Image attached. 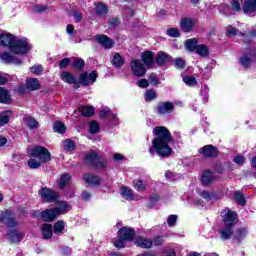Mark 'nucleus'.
Listing matches in <instances>:
<instances>
[{"instance_id":"53","label":"nucleus","mask_w":256,"mask_h":256,"mask_svg":"<svg viewBox=\"0 0 256 256\" xmlns=\"http://www.w3.org/2000/svg\"><path fill=\"white\" fill-rule=\"evenodd\" d=\"M235 199L239 205H245V203H246L245 197L243 196V194H241L239 192L235 193Z\"/></svg>"},{"instance_id":"51","label":"nucleus","mask_w":256,"mask_h":256,"mask_svg":"<svg viewBox=\"0 0 256 256\" xmlns=\"http://www.w3.org/2000/svg\"><path fill=\"white\" fill-rule=\"evenodd\" d=\"M244 237H247L246 229H242V230L238 231L235 235V239H237V241H243Z\"/></svg>"},{"instance_id":"8","label":"nucleus","mask_w":256,"mask_h":256,"mask_svg":"<svg viewBox=\"0 0 256 256\" xmlns=\"http://www.w3.org/2000/svg\"><path fill=\"white\" fill-rule=\"evenodd\" d=\"M95 81H97V72L95 71H92L91 73L83 72L80 74L79 82L81 85H84V87L93 85Z\"/></svg>"},{"instance_id":"45","label":"nucleus","mask_w":256,"mask_h":256,"mask_svg":"<svg viewBox=\"0 0 256 256\" xmlns=\"http://www.w3.org/2000/svg\"><path fill=\"white\" fill-rule=\"evenodd\" d=\"M200 196L206 201H213V199H215V194L213 192L202 191Z\"/></svg>"},{"instance_id":"35","label":"nucleus","mask_w":256,"mask_h":256,"mask_svg":"<svg viewBox=\"0 0 256 256\" xmlns=\"http://www.w3.org/2000/svg\"><path fill=\"white\" fill-rule=\"evenodd\" d=\"M8 239H10L12 243H19V241H21V233L17 232V230H11L8 233Z\"/></svg>"},{"instance_id":"2","label":"nucleus","mask_w":256,"mask_h":256,"mask_svg":"<svg viewBox=\"0 0 256 256\" xmlns=\"http://www.w3.org/2000/svg\"><path fill=\"white\" fill-rule=\"evenodd\" d=\"M0 45L8 47L16 55H25L31 51V43L27 38H19L9 32L0 34Z\"/></svg>"},{"instance_id":"48","label":"nucleus","mask_w":256,"mask_h":256,"mask_svg":"<svg viewBox=\"0 0 256 256\" xmlns=\"http://www.w3.org/2000/svg\"><path fill=\"white\" fill-rule=\"evenodd\" d=\"M148 79L150 81V85H153V86L161 85V80H159V78L155 74H150Z\"/></svg>"},{"instance_id":"40","label":"nucleus","mask_w":256,"mask_h":256,"mask_svg":"<svg viewBox=\"0 0 256 256\" xmlns=\"http://www.w3.org/2000/svg\"><path fill=\"white\" fill-rule=\"evenodd\" d=\"M72 67L76 71H81V69H83L85 67V61L83 59H81V58H77L72 63Z\"/></svg>"},{"instance_id":"20","label":"nucleus","mask_w":256,"mask_h":256,"mask_svg":"<svg viewBox=\"0 0 256 256\" xmlns=\"http://www.w3.org/2000/svg\"><path fill=\"white\" fill-rule=\"evenodd\" d=\"M193 27H195V22H193L190 18L181 19L180 29L184 31V33H190V31H193Z\"/></svg>"},{"instance_id":"21","label":"nucleus","mask_w":256,"mask_h":256,"mask_svg":"<svg viewBox=\"0 0 256 256\" xmlns=\"http://www.w3.org/2000/svg\"><path fill=\"white\" fill-rule=\"evenodd\" d=\"M1 59L4 63H14V65H21V63H23L21 59L13 57L9 52H4L1 55Z\"/></svg>"},{"instance_id":"16","label":"nucleus","mask_w":256,"mask_h":256,"mask_svg":"<svg viewBox=\"0 0 256 256\" xmlns=\"http://www.w3.org/2000/svg\"><path fill=\"white\" fill-rule=\"evenodd\" d=\"M119 237L124 241H133V237H135V230L128 227H123L119 230Z\"/></svg>"},{"instance_id":"22","label":"nucleus","mask_w":256,"mask_h":256,"mask_svg":"<svg viewBox=\"0 0 256 256\" xmlns=\"http://www.w3.org/2000/svg\"><path fill=\"white\" fill-rule=\"evenodd\" d=\"M26 88L28 91H38V89H41V84H39L37 78H29L26 80Z\"/></svg>"},{"instance_id":"50","label":"nucleus","mask_w":256,"mask_h":256,"mask_svg":"<svg viewBox=\"0 0 256 256\" xmlns=\"http://www.w3.org/2000/svg\"><path fill=\"white\" fill-rule=\"evenodd\" d=\"M99 129H100L99 123H97V122H90V130H89L90 133H92L93 135L95 133H99Z\"/></svg>"},{"instance_id":"63","label":"nucleus","mask_w":256,"mask_h":256,"mask_svg":"<svg viewBox=\"0 0 256 256\" xmlns=\"http://www.w3.org/2000/svg\"><path fill=\"white\" fill-rule=\"evenodd\" d=\"M234 163H236L237 165H244L245 164V157H243V156L234 157Z\"/></svg>"},{"instance_id":"17","label":"nucleus","mask_w":256,"mask_h":256,"mask_svg":"<svg viewBox=\"0 0 256 256\" xmlns=\"http://www.w3.org/2000/svg\"><path fill=\"white\" fill-rule=\"evenodd\" d=\"M61 79L64 83H68L69 85H74L76 89H79V82H77V78L70 72L64 71L61 73Z\"/></svg>"},{"instance_id":"47","label":"nucleus","mask_w":256,"mask_h":256,"mask_svg":"<svg viewBox=\"0 0 256 256\" xmlns=\"http://www.w3.org/2000/svg\"><path fill=\"white\" fill-rule=\"evenodd\" d=\"M134 187L137 191H145V189H147V184L143 183L141 180H135Z\"/></svg>"},{"instance_id":"32","label":"nucleus","mask_w":256,"mask_h":256,"mask_svg":"<svg viewBox=\"0 0 256 256\" xmlns=\"http://www.w3.org/2000/svg\"><path fill=\"white\" fill-rule=\"evenodd\" d=\"M24 123L29 127V129H37V125H39L36 121L35 118L31 116H25L24 117Z\"/></svg>"},{"instance_id":"58","label":"nucleus","mask_w":256,"mask_h":256,"mask_svg":"<svg viewBox=\"0 0 256 256\" xmlns=\"http://www.w3.org/2000/svg\"><path fill=\"white\" fill-rule=\"evenodd\" d=\"M231 9L232 11H241V4L239 3V1L237 0L232 1Z\"/></svg>"},{"instance_id":"26","label":"nucleus","mask_w":256,"mask_h":256,"mask_svg":"<svg viewBox=\"0 0 256 256\" xmlns=\"http://www.w3.org/2000/svg\"><path fill=\"white\" fill-rule=\"evenodd\" d=\"M84 181H86L88 185H99V183H101V180L99 179V177L93 174H85Z\"/></svg>"},{"instance_id":"62","label":"nucleus","mask_w":256,"mask_h":256,"mask_svg":"<svg viewBox=\"0 0 256 256\" xmlns=\"http://www.w3.org/2000/svg\"><path fill=\"white\" fill-rule=\"evenodd\" d=\"M175 223H177V215H170L168 217V225L170 227H173V225H175Z\"/></svg>"},{"instance_id":"46","label":"nucleus","mask_w":256,"mask_h":256,"mask_svg":"<svg viewBox=\"0 0 256 256\" xmlns=\"http://www.w3.org/2000/svg\"><path fill=\"white\" fill-rule=\"evenodd\" d=\"M9 113L3 112L0 114V127H3V125H7L9 123Z\"/></svg>"},{"instance_id":"41","label":"nucleus","mask_w":256,"mask_h":256,"mask_svg":"<svg viewBox=\"0 0 256 256\" xmlns=\"http://www.w3.org/2000/svg\"><path fill=\"white\" fill-rule=\"evenodd\" d=\"M95 9H96V13L97 15H107V6H105L102 3H97L95 4Z\"/></svg>"},{"instance_id":"15","label":"nucleus","mask_w":256,"mask_h":256,"mask_svg":"<svg viewBox=\"0 0 256 256\" xmlns=\"http://www.w3.org/2000/svg\"><path fill=\"white\" fill-rule=\"evenodd\" d=\"M39 195L44 201H57V192L49 188H42L39 191Z\"/></svg>"},{"instance_id":"30","label":"nucleus","mask_w":256,"mask_h":256,"mask_svg":"<svg viewBox=\"0 0 256 256\" xmlns=\"http://www.w3.org/2000/svg\"><path fill=\"white\" fill-rule=\"evenodd\" d=\"M196 53L200 55V57H207L209 55V47L205 44H199L196 48Z\"/></svg>"},{"instance_id":"27","label":"nucleus","mask_w":256,"mask_h":256,"mask_svg":"<svg viewBox=\"0 0 256 256\" xmlns=\"http://www.w3.org/2000/svg\"><path fill=\"white\" fill-rule=\"evenodd\" d=\"M112 65L117 68L123 67V65H125V60L119 53H115L112 59Z\"/></svg>"},{"instance_id":"10","label":"nucleus","mask_w":256,"mask_h":256,"mask_svg":"<svg viewBox=\"0 0 256 256\" xmlns=\"http://www.w3.org/2000/svg\"><path fill=\"white\" fill-rule=\"evenodd\" d=\"M215 181H217V176H215L213 172L205 170L202 173L201 184L204 187H209V185H212V183H215Z\"/></svg>"},{"instance_id":"42","label":"nucleus","mask_w":256,"mask_h":256,"mask_svg":"<svg viewBox=\"0 0 256 256\" xmlns=\"http://www.w3.org/2000/svg\"><path fill=\"white\" fill-rule=\"evenodd\" d=\"M226 35L228 37H235L237 35H241V33H239V31H237V28H235L233 26H227L226 27Z\"/></svg>"},{"instance_id":"4","label":"nucleus","mask_w":256,"mask_h":256,"mask_svg":"<svg viewBox=\"0 0 256 256\" xmlns=\"http://www.w3.org/2000/svg\"><path fill=\"white\" fill-rule=\"evenodd\" d=\"M68 211H71L69 204L67 202H60L58 206L42 211L41 217L47 223H51V221L57 219L59 215H65Z\"/></svg>"},{"instance_id":"13","label":"nucleus","mask_w":256,"mask_h":256,"mask_svg":"<svg viewBox=\"0 0 256 256\" xmlns=\"http://www.w3.org/2000/svg\"><path fill=\"white\" fill-rule=\"evenodd\" d=\"M141 57L144 65H146L148 69L155 67V54H153V52L146 51L141 54Z\"/></svg>"},{"instance_id":"59","label":"nucleus","mask_w":256,"mask_h":256,"mask_svg":"<svg viewBox=\"0 0 256 256\" xmlns=\"http://www.w3.org/2000/svg\"><path fill=\"white\" fill-rule=\"evenodd\" d=\"M70 63H71L70 58H64L63 60L60 61L59 67L60 69H65V67H67Z\"/></svg>"},{"instance_id":"34","label":"nucleus","mask_w":256,"mask_h":256,"mask_svg":"<svg viewBox=\"0 0 256 256\" xmlns=\"http://www.w3.org/2000/svg\"><path fill=\"white\" fill-rule=\"evenodd\" d=\"M183 82L188 87H197V84H198L197 78L193 76H183Z\"/></svg>"},{"instance_id":"29","label":"nucleus","mask_w":256,"mask_h":256,"mask_svg":"<svg viewBox=\"0 0 256 256\" xmlns=\"http://www.w3.org/2000/svg\"><path fill=\"white\" fill-rule=\"evenodd\" d=\"M169 61V55L165 52H159L156 56V63L158 65H165V63H168Z\"/></svg>"},{"instance_id":"39","label":"nucleus","mask_w":256,"mask_h":256,"mask_svg":"<svg viewBox=\"0 0 256 256\" xmlns=\"http://www.w3.org/2000/svg\"><path fill=\"white\" fill-rule=\"evenodd\" d=\"M63 229H65V222L59 220L54 224L55 235H61V233H63Z\"/></svg>"},{"instance_id":"61","label":"nucleus","mask_w":256,"mask_h":256,"mask_svg":"<svg viewBox=\"0 0 256 256\" xmlns=\"http://www.w3.org/2000/svg\"><path fill=\"white\" fill-rule=\"evenodd\" d=\"M175 67H177V69H183L185 67V60L180 58L176 59Z\"/></svg>"},{"instance_id":"60","label":"nucleus","mask_w":256,"mask_h":256,"mask_svg":"<svg viewBox=\"0 0 256 256\" xmlns=\"http://www.w3.org/2000/svg\"><path fill=\"white\" fill-rule=\"evenodd\" d=\"M152 242L154 243V245H155L156 247H159V246H161L163 243H165V240L163 239V237L158 236V237L154 238Z\"/></svg>"},{"instance_id":"28","label":"nucleus","mask_w":256,"mask_h":256,"mask_svg":"<svg viewBox=\"0 0 256 256\" xmlns=\"http://www.w3.org/2000/svg\"><path fill=\"white\" fill-rule=\"evenodd\" d=\"M11 101V95L5 88L0 87V103H9Z\"/></svg>"},{"instance_id":"37","label":"nucleus","mask_w":256,"mask_h":256,"mask_svg":"<svg viewBox=\"0 0 256 256\" xmlns=\"http://www.w3.org/2000/svg\"><path fill=\"white\" fill-rule=\"evenodd\" d=\"M30 159L28 160V166L30 167V169H39V167H41V162L39 159L33 157V156H29Z\"/></svg>"},{"instance_id":"7","label":"nucleus","mask_w":256,"mask_h":256,"mask_svg":"<svg viewBox=\"0 0 256 256\" xmlns=\"http://www.w3.org/2000/svg\"><path fill=\"white\" fill-rule=\"evenodd\" d=\"M131 71L135 77H145L147 68L140 59H133L130 63Z\"/></svg>"},{"instance_id":"19","label":"nucleus","mask_w":256,"mask_h":256,"mask_svg":"<svg viewBox=\"0 0 256 256\" xmlns=\"http://www.w3.org/2000/svg\"><path fill=\"white\" fill-rule=\"evenodd\" d=\"M243 11L246 15L256 13V0H244Z\"/></svg>"},{"instance_id":"33","label":"nucleus","mask_w":256,"mask_h":256,"mask_svg":"<svg viewBox=\"0 0 256 256\" xmlns=\"http://www.w3.org/2000/svg\"><path fill=\"white\" fill-rule=\"evenodd\" d=\"M185 47L188 51H197V47H199V44H197V39H189L185 43Z\"/></svg>"},{"instance_id":"43","label":"nucleus","mask_w":256,"mask_h":256,"mask_svg":"<svg viewBox=\"0 0 256 256\" xmlns=\"http://www.w3.org/2000/svg\"><path fill=\"white\" fill-rule=\"evenodd\" d=\"M53 129L56 133L62 134V133H65L67 128L65 127V124L61 122H55Z\"/></svg>"},{"instance_id":"54","label":"nucleus","mask_w":256,"mask_h":256,"mask_svg":"<svg viewBox=\"0 0 256 256\" xmlns=\"http://www.w3.org/2000/svg\"><path fill=\"white\" fill-rule=\"evenodd\" d=\"M167 35L169 37H179L180 33H179V29L177 28H170L167 30Z\"/></svg>"},{"instance_id":"56","label":"nucleus","mask_w":256,"mask_h":256,"mask_svg":"<svg viewBox=\"0 0 256 256\" xmlns=\"http://www.w3.org/2000/svg\"><path fill=\"white\" fill-rule=\"evenodd\" d=\"M113 244L115 247H117V249H123V247H125V240L120 238L118 240H115Z\"/></svg>"},{"instance_id":"5","label":"nucleus","mask_w":256,"mask_h":256,"mask_svg":"<svg viewBox=\"0 0 256 256\" xmlns=\"http://www.w3.org/2000/svg\"><path fill=\"white\" fill-rule=\"evenodd\" d=\"M29 157H35L43 163L51 161V152L43 146H34L29 151Z\"/></svg>"},{"instance_id":"57","label":"nucleus","mask_w":256,"mask_h":256,"mask_svg":"<svg viewBox=\"0 0 256 256\" xmlns=\"http://www.w3.org/2000/svg\"><path fill=\"white\" fill-rule=\"evenodd\" d=\"M204 90L201 92V96L203 97V101H209V87L204 86Z\"/></svg>"},{"instance_id":"25","label":"nucleus","mask_w":256,"mask_h":256,"mask_svg":"<svg viewBox=\"0 0 256 256\" xmlns=\"http://www.w3.org/2000/svg\"><path fill=\"white\" fill-rule=\"evenodd\" d=\"M249 55H244L240 58V64L242 65V67L247 68L249 67V65H251L253 57H256V50L251 51Z\"/></svg>"},{"instance_id":"12","label":"nucleus","mask_w":256,"mask_h":256,"mask_svg":"<svg viewBox=\"0 0 256 256\" xmlns=\"http://www.w3.org/2000/svg\"><path fill=\"white\" fill-rule=\"evenodd\" d=\"M95 41H97V43H99L102 47H104V49H111L113 45H115V42L113 41V39H110L109 37H107V35H103V34L96 35Z\"/></svg>"},{"instance_id":"14","label":"nucleus","mask_w":256,"mask_h":256,"mask_svg":"<svg viewBox=\"0 0 256 256\" xmlns=\"http://www.w3.org/2000/svg\"><path fill=\"white\" fill-rule=\"evenodd\" d=\"M200 155H203V157H217V154L219 151L217 150V147L213 145H206L199 149Z\"/></svg>"},{"instance_id":"52","label":"nucleus","mask_w":256,"mask_h":256,"mask_svg":"<svg viewBox=\"0 0 256 256\" xmlns=\"http://www.w3.org/2000/svg\"><path fill=\"white\" fill-rule=\"evenodd\" d=\"M137 85L140 89H147V87H149V80L142 78L138 80Z\"/></svg>"},{"instance_id":"3","label":"nucleus","mask_w":256,"mask_h":256,"mask_svg":"<svg viewBox=\"0 0 256 256\" xmlns=\"http://www.w3.org/2000/svg\"><path fill=\"white\" fill-rule=\"evenodd\" d=\"M221 216L224 221V227L220 229V237L224 241H227L233 237V227L237 223V213L229 209H224L221 212Z\"/></svg>"},{"instance_id":"49","label":"nucleus","mask_w":256,"mask_h":256,"mask_svg":"<svg viewBox=\"0 0 256 256\" xmlns=\"http://www.w3.org/2000/svg\"><path fill=\"white\" fill-rule=\"evenodd\" d=\"M31 73L34 75H41L43 73V66L42 65H35L30 68Z\"/></svg>"},{"instance_id":"36","label":"nucleus","mask_w":256,"mask_h":256,"mask_svg":"<svg viewBox=\"0 0 256 256\" xmlns=\"http://www.w3.org/2000/svg\"><path fill=\"white\" fill-rule=\"evenodd\" d=\"M64 145V151H67L68 153H71L77 149V146H75V142H73L70 139H67L63 142Z\"/></svg>"},{"instance_id":"18","label":"nucleus","mask_w":256,"mask_h":256,"mask_svg":"<svg viewBox=\"0 0 256 256\" xmlns=\"http://www.w3.org/2000/svg\"><path fill=\"white\" fill-rule=\"evenodd\" d=\"M135 245L142 249H151L153 247V240L140 236L136 238Z\"/></svg>"},{"instance_id":"44","label":"nucleus","mask_w":256,"mask_h":256,"mask_svg":"<svg viewBox=\"0 0 256 256\" xmlns=\"http://www.w3.org/2000/svg\"><path fill=\"white\" fill-rule=\"evenodd\" d=\"M144 97L145 101H153V99H157V93L155 90H146Z\"/></svg>"},{"instance_id":"9","label":"nucleus","mask_w":256,"mask_h":256,"mask_svg":"<svg viewBox=\"0 0 256 256\" xmlns=\"http://www.w3.org/2000/svg\"><path fill=\"white\" fill-rule=\"evenodd\" d=\"M0 223H3V225H6V227H15L17 225L15 217L9 211L2 212L0 214Z\"/></svg>"},{"instance_id":"64","label":"nucleus","mask_w":256,"mask_h":256,"mask_svg":"<svg viewBox=\"0 0 256 256\" xmlns=\"http://www.w3.org/2000/svg\"><path fill=\"white\" fill-rule=\"evenodd\" d=\"M73 17H74V21H76V23H79L82 19L81 13H79L78 11H74L72 13Z\"/></svg>"},{"instance_id":"11","label":"nucleus","mask_w":256,"mask_h":256,"mask_svg":"<svg viewBox=\"0 0 256 256\" xmlns=\"http://www.w3.org/2000/svg\"><path fill=\"white\" fill-rule=\"evenodd\" d=\"M158 113L159 115H169L175 110V104L173 102H161L158 104Z\"/></svg>"},{"instance_id":"23","label":"nucleus","mask_w":256,"mask_h":256,"mask_svg":"<svg viewBox=\"0 0 256 256\" xmlns=\"http://www.w3.org/2000/svg\"><path fill=\"white\" fill-rule=\"evenodd\" d=\"M41 235L43 239H51L53 237V226L51 224H43L41 226Z\"/></svg>"},{"instance_id":"38","label":"nucleus","mask_w":256,"mask_h":256,"mask_svg":"<svg viewBox=\"0 0 256 256\" xmlns=\"http://www.w3.org/2000/svg\"><path fill=\"white\" fill-rule=\"evenodd\" d=\"M69 181H71V175L69 174H62L60 176L59 187L63 189L65 186L69 185Z\"/></svg>"},{"instance_id":"31","label":"nucleus","mask_w":256,"mask_h":256,"mask_svg":"<svg viewBox=\"0 0 256 256\" xmlns=\"http://www.w3.org/2000/svg\"><path fill=\"white\" fill-rule=\"evenodd\" d=\"M79 111L84 117H91L95 109L91 106H80Z\"/></svg>"},{"instance_id":"6","label":"nucleus","mask_w":256,"mask_h":256,"mask_svg":"<svg viewBox=\"0 0 256 256\" xmlns=\"http://www.w3.org/2000/svg\"><path fill=\"white\" fill-rule=\"evenodd\" d=\"M84 159L88 165H93L96 169H103L107 167V162H104L103 158L95 152L86 153Z\"/></svg>"},{"instance_id":"55","label":"nucleus","mask_w":256,"mask_h":256,"mask_svg":"<svg viewBox=\"0 0 256 256\" xmlns=\"http://www.w3.org/2000/svg\"><path fill=\"white\" fill-rule=\"evenodd\" d=\"M46 10H47V6L45 5H36L33 8V11L35 13H45Z\"/></svg>"},{"instance_id":"24","label":"nucleus","mask_w":256,"mask_h":256,"mask_svg":"<svg viewBox=\"0 0 256 256\" xmlns=\"http://www.w3.org/2000/svg\"><path fill=\"white\" fill-rule=\"evenodd\" d=\"M120 194L126 201H133V199H135V196L133 195V190H131V188L127 186H122L120 188Z\"/></svg>"},{"instance_id":"1","label":"nucleus","mask_w":256,"mask_h":256,"mask_svg":"<svg viewBox=\"0 0 256 256\" xmlns=\"http://www.w3.org/2000/svg\"><path fill=\"white\" fill-rule=\"evenodd\" d=\"M154 139L152 147L149 148L150 155H155V151L159 157H171L173 155V137L171 132L165 126L155 127L153 130Z\"/></svg>"}]
</instances>
